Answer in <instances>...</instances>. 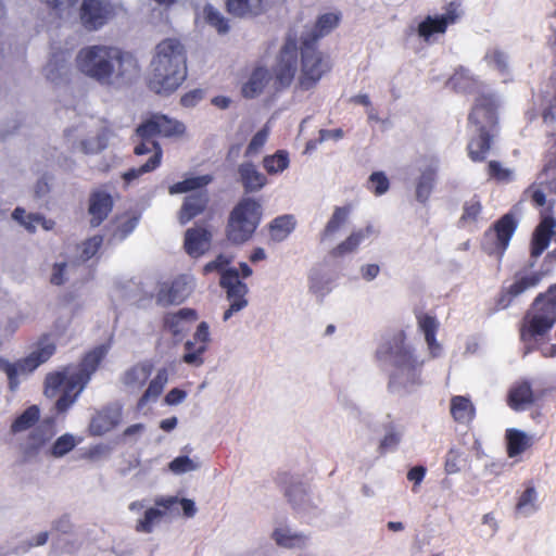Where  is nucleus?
<instances>
[{
  "label": "nucleus",
  "instance_id": "29",
  "mask_svg": "<svg viewBox=\"0 0 556 556\" xmlns=\"http://www.w3.org/2000/svg\"><path fill=\"white\" fill-rule=\"evenodd\" d=\"M496 131L477 130L467 144L468 156L472 162H484L491 150L492 139Z\"/></svg>",
  "mask_w": 556,
  "mask_h": 556
},
{
  "label": "nucleus",
  "instance_id": "64",
  "mask_svg": "<svg viewBox=\"0 0 556 556\" xmlns=\"http://www.w3.org/2000/svg\"><path fill=\"white\" fill-rule=\"evenodd\" d=\"M427 469L426 467L419 465L410 468L407 472V479L415 483V485H419L426 476Z\"/></svg>",
  "mask_w": 556,
  "mask_h": 556
},
{
  "label": "nucleus",
  "instance_id": "63",
  "mask_svg": "<svg viewBox=\"0 0 556 556\" xmlns=\"http://www.w3.org/2000/svg\"><path fill=\"white\" fill-rule=\"evenodd\" d=\"M186 391L178 388H174L166 394L165 403L168 405H177L181 403L186 399Z\"/></svg>",
  "mask_w": 556,
  "mask_h": 556
},
{
  "label": "nucleus",
  "instance_id": "45",
  "mask_svg": "<svg viewBox=\"0 0 556 556\" xmlns=\"http://www.w3.org/2000/svg\"><path fill=\"white\" fill-rule=\"evenodd\" d=\"M295 228V219L292 215H282L276 217L269 224V233L273 240H285Z\"/></svg>",
  "mask_w": 556,
  "mask_h": 556
},
{
  "label": "nucleus",
  "instance_id": "18",
  "mask_svg": "<svg viewBox=\"0 0 556 556\" xmlns=\"http://www.w3.org/2000/svg\"><path fill=\"white\" fill-rule=\"evenodd\" d=\"M121 421V407L104 406L92 415L88 425V433L91 437H102L115 429Z\"/></svg>",
  "mask_w": 556,
  "mask_h": 556
},
{
  "label": "nucleus",
  "instance_id": "8",
  "mask_svg": "<svg viewBox=\"0 0 556 556\" xmlns=\"http://www.w3.org/2000/svg\"><path fill=\"white\" fill-rule=\"evenodd\" d=\"M300 53L301 67L296 89L308 91L315 88L320 79L331 71L332 64L327 54L309 42L301 41Z\"/></svg>",
  "mask_w": 556,
  "mask_h": 556
},
{
  "label": "nucleus",
  "instance_id": "46",
  "mask_svg": "<svg viewBox=\"0 0 556 556\" xmlns=\"http://www.w3.org/2000/svg\"><path fill=\"white\" fill-rule=\"evenodd\" d=\"M507 455L516 457L529 447V438L527 434L517 429L506 430Z\"/></svg>",
  "mask_w": 556,
  "mask_h": 556
},
{
  "label": "nucleus",
  "instance_id": "60",
  "mask_svg": "<svg viewBox=\"0 0 556 556\" xmlns=\"http://www.w3.org/2000/svg\"><path fill=\"white\" fill-rule=\"evenodd\" d=\"M52 529L56 532L68 534L72 532L73 523L68 515H63L52 523Z\"/></svg>",
  "mask_w": 556,
  "mask_h": 556
},
{
  "label": "nucleus",
  "instance_id": "44",
  "mask_svg": "<svg viewBox=\"0 0 556 556\" xmlns=\"http://www.w3.org/2000/svg\"><path fill=\"white\" fill-rule=\"evenodd\" d=\"M12 217L21 223L28 231L34 232L37 225H41L45 229L49 230L53 227L52 220H47L43 216L39 214H27L24 208L16 207Z\"/></svg>",
  "mask_w": 556,
  "mask_h": 556
},
{
  "label": "nucleus",
  "instance_id": "57",
  "mask_svg": "<svg viewBox=\"0 0 556 556\" xmlns=\"http://www.w3.org/2000/svg\"><path fill=\"white\" fill-rule=\"evenodd\" d=\"M536 500V491L534 486L529 485L522 492L516 504V510L519 513L526 511L529 507L534 508V502Z\"/></svg>",
  "mask_w": 556,
  "mask_h": 556
},
{
  "label": "nucleus",
  "instance_id": "58",
  "mask_svg": "<svg viewBox=\"0 0 556 556\" xmlns=\"http://www.w3.org/2000/svg\"><path fill=\"white\" fill-rule=\"evenodd\" d=\"M488 175L496 181H506L510 177V172L504 168L500 162L490 161L488 163Z\"/></svg>",
  "mask_w": 556,
  "mask_h": 556
},
{
  "label": "nucleus",
  "instance_id": "36",
  "mask_svg": "<svg viewBox=\"0 0 556 556\" xmlns=\"http://www.w3.org/2000/svg\"><path fill=\"white\" fill-rule=\"evenodd\" d=\"M438 175V167L435 165H429L421 170L420 176L416 182V199L420 203H426L435 185Z\"/></svg>",
  "mask_w": 556,
  "mask_h": 556
},
{
  "label": "nucleus",
  "instance_id": "15",
  "mask_svg": "<svg viewBox=\"0 0 556 556\" xmlns=\"http://www.w3.org/2000/svg\"><path fill=\"white\" fill-rule=\"evenodd\" d=\"M177 496H159L154 500L155 507L148 508L142 518L138 519L135 530L139 533H152L163 517L177 507Z\"/></svg>",
  "mask_w": 556,
  "mask_h": 556
},
{
  "label": "nucleus",
  "instance_id": "40",
  "mask_svg": "<svg viewBox=\"0 0 556 556\" xmlns=\"http://www.w3.org/2000/svg\"><path fill=\"white\" fill-rule=\"evenodd\" d=\"M213 181V177L208 174L189 177L181 181L175 182L168 188L170 194H179L187 192H195L200 190H206L205 187Z\"/></svg>",
  "mask_w": 556,
  "mask_h": 556
},
{
  "label": "nucleus",
  "instance_id": "48",
  "mask_svg": "<svg viewBox=\"0 0 556 556\" xmlns=\"http://www.w3.org/2000/svg\"><path fill=\"white\" fill-rule=\"evenodd\" d=\"M50 437L51 435L46 434L40 428L33 429L27 437L24 454L27 456L37 454L47 441H49Z\"/></svg>",
  "mask_w": 556,
  "mask_h": 556
},
{
  "label": "nucleus",
  "instance_id": "14",
  "mask_svg": "<svg viewBox=\"0 0 556 556\" xmlns=\"http://www.w3.org/2000/svg\"><path fill=\"white\" fill-rule=\"evenodd\" d=\"M518 227V220L513 213H506L501 216L493 225L484 232V238L494 237L491 253L497 254L502 257L507 250L509 242Z\"/></svg>",
  "mask_w": 556,
  "mask_h": 556
},
{
  "label": "nucleus",
  "instance_id": "31",
  "mask_svg": "<svg viewBox=\"0 0 556 556\" xmlns=\"http://www.w3.org/2000/svg\"><path fill=\"white\" fill-rule=\"evenodd\" d=\"M450 413L453 420L459 425H470L476 418V407L470 397L454 395L450 401Z\"/></svg>",
  "mask_w": 556,
  "mask_h": 556
},
{
  "label": "nucleus",
  "instance_id": "43",
  "mask_svg": "<svg viewBox=\"0 0 556 556\" xmlns=\"http://www.w3.org/2000/svg\"><path fill=\"white\" fill-rule=\"evenodd\" d=\"M482 210V203L477 194L465 201L463 205V213L458 219V227L463 228L477 224L479 217L481 216Z\"/></svg>",
  "mask_w": 556,
  "mask_h": 556
},
{
  "label": "nucleus",
  "instance_id": "50",
  "mask_svg": "<svg viewBox=\"0 0 556 556\" xmlns=\"http://www.w3.org/2000/svg\"><path fill=\"white\" fill-rule=\"evenodd\" d=\"M103 242V238L100 235L93 236L86 239L80 245L79 258L83 262L89 261L100 250Z\"/></svg>",
  "mask_w": 556,
  "mask_h": 556
},
{
  "label": "nucleus",
  "instance_id": "7",
  "mask_svg": "<svg viewBox=\"0 0 556 556\" xmlns=\"http://www.w3.org/2000/svg\"><path fill=\"white\" fill-rule=\"evenodd\" d=\"M56 350V345L50 340L49 334L39 338L36 349L26 357L10 363L5 358L0 357V370L5 372L11 391H15L20 384V374H30L41 364L46 363Z\"/></svg>",
  "mask_w": 556,
  "mask_h": 556
},
{
  "label": "nucleus",
  "instance_id": "41",
  "mask_svg": "<svg viewBox=\"0 0 556 556\" xmlns=\"http://www.w3.org/2000/svg\"><path fill=\"white\" fill-rule=\"evenodd\" d=\"M264 0H227V10L236 16L258 15L263 12Z\"/></svg>",
  "mask_w": 556,
  "mask_h": 556
},
{
  "label": "nucleus",
  "instance_id": "34",
  "mask_svg": "<svg viewBox=\"0 0 556 556\" xmlns=\"http://www.w3.org/2000/svg\"><path fill=\"white\" fill-rule=\"evenodd\" d=\"M419 330L425 334V340L428 348L433 356L438 355L441 350L440 344L437 341V332L439 329V323L434 316L419 313L416 315Z\"/></svg>",
  "mask_w": 556,
  "mask_h": 556
},
{
  "label": "nucleus",
  "instance_id": "38",
  "mask_svg": "<svg viewBox=\"0 0 556 556\" xmlns=\"http://www.w3.org/2000/svg\"><path fill=\"white\" fill-rule=\"evenodd\" d=\"M352 212V205L346 204L343 206H336L325 228L320 232V241H326L333 235H336L342 226H344Z\"/></svg>",
  "mask_w": 556,
  "mask_h": 556
},
{
  "label": "nucleus",
  "instance_id": "51",
  "mask_svg": "<svg viewBox=\"0 0 556 556\" xmlns=\"http://www.w3.org/2000/svg\"><path fill=\"white\" fill-rule=\"evenodd\" d=\"M76 445L74 437L70 433H65L59 437L51 447V455L54 457H62L71 452Z\"/></svg>",
  "mask_w": 556,
  "mask_h": 556
},
{
  "label": "nucleus",
  "instance_id": "5",
  "mask_svg": "<svg viewBox=\"0 0 556 556\" xmlns=\"http://www.w3.org/2000/svg\"><path fill=\"white\" fill-rule=\"evenodd\" d=\"M262 218L261 204L252 198L241 199L229 214L226 237L233 244L251 239Z\"/></svg>",
  "mask_w": 556,
  "mask_h": 556
},
{
  "label": "nucleus",
  "instance_id": "12",
  "mask_svg": "<svg viewBox=\"0 0 556 556\" xmlns=\"http://www.w3.org/2000/svg\"><path fill=\"white\" fill-rule=\"evenodd\" d=\"M298 68V42L289 36L281 48L274 67V87L277 91L291 86Z\"/></svg>",
  "mask_w": 556,
  "mask_h": 556
},
{
  "label": "nucleus",
  "instance_id": "3",
  "mask_svg": "<svg viewBox=\"0 0 556 556\" xmlns=\"http://www.w3.org/2000/svg\"><path fill=\"white\" fill-rule=\"evenodd\" d=\"M185 125L167 115L155 113L144 119L136 128V135L140 143L134 149L136 155H144L153 152L151 157L141 166L128 169L123 174L126 184L139 178L140 176L155 170L162 163L163 150L161 144L154 140L156 137L170 138L185 134Z\"/></svg>",
  "mask_w": 556,
  "mask_h": 556
},
{
  "label": "nucleus",
  "instance_id": "21",
  "mask_svg": "<svg viewBox=\"0 0 556 556\" xmlns=\"http://www.w3.org/2000/svg\"><path fill=\"white\" fill-rule=\"evenodd\" d=\"M194 308L184 307L175 313H167L163 317V326L175 339H180L189 330L188 325L198 319Z\"/></svg>",
  "mask_w": 556,
  "mask_h": 556
},
{
  "label": "nucleus",
  "instance_id": "39",
  "mask_svg": "<svg viewBox=\"0 0 556 556\" xmlns=\"http://www.w3.org/2000/svg\"><path fill=\"white\" fill-rule=\"evenodd\" d=\"M168 381V371L166 368L157 370L155 377L149 382L148 388L140 396L138 406L143 407L150 402H154L163 393V390Z\"/></svg>",
  "mask_w": 556,
  "mask_h": 556
},
{
  "label": "nucleus",
  "instance_id": "52",
  "mask_svg": "<svg viewBox=\"0 0 556 556\" xmlns=\"http://www.w3.org/2000/svg\"><path fill=\"white\" fill-rule=\"evenodd\" d=\"M390 182L382 172H374L368 179L367 188L376 195H381L389 190Z\"/></svg>",
  "mask_w": 556,
  "mask_h": 556
},
{
  "label": "nucleus",
  "instance_id": "30",
  "mask_svg": "<svg viewBox=\"0 0 556 556\" xmlns=\"http://www.w3.org/2000/svg\"><path fill=\"white\" fill-rule=\"evenodd\" d=\"M340 22V15L336 13L321 14L314 27L302 36L301 41L317 46L318 40L334 29Z\"/></svg>",
  "mask_w": 556,
  "mask_h": 556
},
{
  "label": "nucleus",
  "instance_id": "10",
  "mask_svg": "<svg viewBox=\"0 0 556 556\" xmlns=\"http://www.w3.org/2000/svg\"><path fill=\"white\" fill-rule=\"evenodd\" d=\"M404 331L396 332L392 339L376 353L378 359H391L392 366L402 374H406L407 380L416 382L417 370L420 363L416 359L410 349L406 345Z\"/></svg>",
  "mask_w": 556,
  "mask_h": 556
},
{
  "label": "nucleus",
  "instance_id": "17",
  "mask_svg": "<svg viewBox=\"0 0 556 556\" xmlns=\"http://www.w3.org/2000/svg\"><path fill=\"white\" fill-rule=\"evenodd\" d=\"M210 342V327L206 321H201L192 340L185 343V353L182 356L184 363L193 366H201L204 363L203 354L207 350Z\"/></svg>",
  "mask_w": 556,
  "mask_h": 556
},
{
  "label": "nucleus",
  "instance_id": "13",
  "mask_svg": "<svg viewBox=\"0 0 556 556\" xmlns=\"http://www.w3.org/2000/svg\"><path fill=\"white\" fill-rule=\"evenodd\" d=\"M114 15V5L108 0H84L79 9L81 25L89 31L100 29Z\"/></svg>",
  "mask_w": 556,
  "mask_h": 556
},
{
  "label": "nucleus",
  "instance_id": "56",
  "mask_svg": "<svg viewBox=\"0 0 556 556\" xmlns=\"http://www.w3.org/2000/svg\"><path fill=\"white\" fill-rule=\"evenodd\" d=\"M462 452L457 448H450L445 456L444 470L447 475L460 471Z\"/></svg>",
  "mask_w": 556,
  "mask_h": 556
},
{
  "label": "nucleus",
  "instance_id": "22",
  "mask_svg": "<svg viewBox=\"0 0 556 556\" xmlns=\"http://www.w3.org/2000/svg\"><path fill=\"white\" fill-rule=\"evenodd\" d=\"M113 198L110 193L97 190L90 193L88 213L90 215V226H100L113 210Z\"/></svg>",
  "mask_w": 556,
  "mask_h": 556
},
{
  "label": "nucleus",
  "instance_id": "54",
  "mask_svg": "<svg viewBox=\"0 0 556 556\" xmlns=\"http://www.w3.org/2000/svg\"><path fill=\"white\" fill-rule=\"evenodd\" d=\"M205 18L206 22L215 27L219 34H225L229 29V25L227 20L212 7L205 9Z\"/></svg>",
  "mask_w": 556,
  "mask_h": 556
},
{
  "label": "nucleus",
  "instance_id": "4",
  "mask_svg": "<svg viewBox=\"0 0 556 556\" xmlns=\"http://www.w3.org/2000/svg\"><path fill=\"white\" fill-rule=\"evenodd\" d=\"M188 75L187 50L177 38H165L155 47L148 87L157 94H170Z\"/></svg>",
  "mask_w": 556,
  "mask_h": 556
},
{
  "label": "nucleus",
  "instance_id": "24",
  "mask_svg": "<svg viewBox=\"0 0 556 556\" xmlns=\"http://www.w3.org/2000/svg\"><path fill=\"white\" fill-rule=\"evenodd\" d=\"M212 233L205 227H193L185 233L184 248L191 257L203 255L211 245Z\"/></svg>",
  "mask_w": 556,
  "mask_h": 556
},
{
  "label": "nucleus",
  "instance_id": "2",
  "mask_svg": "<svg viewBox=\"0 0 556 556\" xmlns=\"http://www.w3.org/2000/svg\"><path fill=\"white\" fill-rule=\"evenodd\" d=\"M106 353L108 349L104 345H98L83 356L76 372L70 376L66 371H54L47 375L45 379L46 396L55 397L61 393L54 405L58 414H64L73 406L91 376L98 370Z\"/></svg>",
  "mask_w": 556,
  "mask_h": 556
},
{
  "label": "nucleus",
  "instance_id": "26",
  "mask_svg": "<svg viewBox=\"0 0 556 556\" xmlns=\"http://www.w3.org/2000/svg\"><path fill=\"white\" fill-rule=\"evenodd\" d=\"M534 402L535 397L530 381L520 380L510 387L507 394V404L511 409L516 412L523 410Z\"/></svg>",
  "mask_w": 556,
  "mask_h": 556
},
{
  "label": "nucleus",
  "instance_id": "32",
  "mask_svg": "<svg viewBox=\"0 0 556 556\" xmlns=\"http://www.w3.org/2000/svg\"><path fill=\"white\" fill-rule=\"evenodd\" d=\"M238 174L243 189L248 193L258 191L267 184L266 176L258 172L252 162L240 164Z\"/></svg>",
  "mask_w": 556,
  "mask_h": 556
},
{
  "label": "nucleus",
  "instance_id": "9",
  "mask_svg": "<svg viewBox=\"0 0 556 556\" xmlns=\"http://www.w3.org/2000/svg\"><path fill=\"white\" fill-rule=\"evenodd\" d=\"M556 323V308L546 301V295L540 293L530 312L523 318L520 329V339L523 342L546 334Z\"/></svg>",
  "mask_w": 556,
  "mask_h": 556
},
{
  "label": "nucleus",
  "instance_id": "25",
  "mask_svg": "<svg viewBox=\"0 0 556 556\" xmlns=\"http://www.w3.org/2000/svg\"><path fill=\"white\" fill-rule=\"evenodd\" d=\"M555 227L556 220L552 216L544 217L536 226L531 239L532 258L536 260L548 248Z\"/></svg>",
  "mask_w": 556,
  "mask_h": 556
},
{
  "label": "nucleus",
  "instance_id": "1",
  "mask_svg": "<svg viewBox=\"0 0 556 556\" xmlns=\"http://www.w3.org/2000/svg\"><path fill=\"white\" fill-rule=\"evenodd\" d=\"M75 65L86 77L105 86L139 71L138 61L132 53L109 45H92L80 49Z\"/></svg>",
  "mask_w": 556,
  "mask_h": 556
},
{
  "label": "nucleus",
  "instance_id": "23",
  "mask_svg": "<svg viewBox=\"0 0 556 556\" xmlns=\"http://www.w3.org/2000/svg\"><path fill=\"white\" fill-rule=\"evenodd\" d=\"M457 17L458 15L455 9H450L442 15H429L419 23L417 28L418 35L425 40H429L434 34H444L447 27L457 21Z\"/></svg>",
  "mask_w": 556,
  "mask_h": 556
},
{
  "label": "nucleus",
  "instance_id": "59",
  "mask_svg": "<svg viewBox=\"0 0 556 556\" xmlns=\"http://www.w3.org/2000/svg\"><path fill=\"white\" fill-rule=\"evenodd\" d=\"M399 443L400 434L394 431L388 432L380 442L379 451L381 454H383L387 451L396 447Z\"/></svg>",
  "mask_w": 556,
  "mask_h": 556
},
{
  "label": "nucleus",
  "instance_id": "35",
  "mask_svg": "<svg viewBox=\"0 0 556 556\" xmlns=\"http://www.w3.org/2000/svg\"><path fill=\"white\" fill-rule=\"evenodd\" d=\"M152 370L153 364L151 361L137 363L125 371L123 376V382L127 387L140 389L147 383L152 374Z\"/></svg>",
  "mask_w": 556,
  "mask_h": 556
},
{
  "label": "nucleus",
  "instance_id": "11",
  "mask_svg": "<svg viewBox=\"0 0 556 556\" xmlns=\"http://www.w3.org/2000/svg\"><path fill=\"white\" fill-rule=\"evenodd\" d=\"M498 103L493 93H479L468 114V123L476 127V130L497 131L498 128Z\"/></svg>",
  "mask_w": 556,
  "mask_h": 556
},
{
  "label": "nucleus",
  "instance_id": "49",
  "mask_svg": "<svg viewBox=\"0 0 556 556\" xmlns=\"http://www.w3.org/2000/svg\"><path fill=\"white\" fill-rule=\"evenodd\" d=\"M276 543L283 547H295L305 544L306 536L303 534H291L287 530L276 529L273 533Z\"/></svg>",
  "mask_w": 556,
  "mask_h": 556
},
{
  "label": "nucleus",
  "instance_id": "20",
  "mask_svg": "<svg viewBox=\"0 0 556 556\" xmlns=\"http://www.w3.org/2000/svg\"><path fill=\"white\" fill-rule=\"evenodd\" d=\"M208 204L210 193L207 190H200L186 195L177 214L179 223L186 225L202 215L207 210Z\"/></svg>",
  "mask_w": 556,
  "mask_h": 556
},
{
  "label": "nucleus",
  "instance_id": "53",
  "mask_svg": "<svg viewBox=\"0 0 556 556\" xmlns=\"http://www.w3.org/2000/svg\"><path fill=\"white\" fill-rule=\"evenodd\" d=\"M268 138V129L262 128L251 139L245 149L244 155L250 157L256 155L265 146Z\"/></svg>",
  "mask_w": 556,
  "mask_h": 556
},
{
  "label": "nucleus",
  "instance_id": "37",
  "mask_svg": "<svg viewBox=\"0 0 556 556\" xmlns=\"http://www.w3.org/2000/svg\"><path fill=\"white\" fill-rule=\"evenodd\" d=\"M268 83V71L258 66L253 70L247 83L241 88V93L247 99H253L261 94Z\"/></svg>",
  "mask_w": 556,
  "mask_h": 556
},
{
  "label": "nucleus",
  "instance_id": "62",
  "mask_svg": "<svg viewBox=\"0 0 556 556\" xmlns=\"http://www.w3.org/2000/svg\"><path fill=\"white\" fill-rule=\"evenodd\" d=\"M65 268H66V263H56V264H54L53 270H52V275H51V278H50V282L52 285L61 286V285L64 283V281H65V277H64Z\"/></svg>",
  "mask_w": 556,
  "mask_h": 556
},
{
  "label": "nucleus",
  "instance_id": "47",
  "mask_svg": "<svg viewBox=\"0 0 556 556\" xmlns=\"http://www.w3.org/2000/svg\"><path fill=\"white\" fill-rule=\"evenodd\" d=\"M290 163L289 154L286 150H278L274 154L266 155L263 159V167L269 175L282 173Z\"/></svg>",
  "mask_w": 556,
  "mask_h": 556
},
{
  "label": "nucleus",
  "instance_id": "19",
  "mask_svg": "<svg viewBox=\"0 0 556 556\" xmlns=\"http://www.w3.org/2000/svg\"><path fill=\"white\" fill-rule=\"evenodd\" d=\"M191 293L186 277L179 276L164 282L156 293V303L163 307L181 304Z\"/></svg>",
  "mask_w": 556,
  "mask_h": 556
},
{
  "label": "nucleus",
  "instance_id": "42",
  "mask_svg": "<svg viewBox=\"0 0 556 556\" xmlns=\"http://www.w3.org/2000/svg\"><path fill=\"white\" fill-rule=\"evenodd\" d=\"M39 418V407L37 405H30L14 419L10 430L13 434L26 431L33 428L38 422Z\"/></svg>",
  "mask_w": 556,
  "mask_h": 556
},
{
  "label": "nucleus",
  "instance_id": "6",
  "mask_svg": "<svg viewBox=\"0 0 556 556\" xmlns=\"http://www.w3.org/2000/svg\"><path fill=\"white\" fill-rule=\"evenodd\" d=\"M231 260L224 254H219L215 260L208 262L203 267L204 274L212 271L220 273V286L226 290L227 298L230 301V306L224 313V320H228L232 314L239 312L247 306L248 301L245 294L248 287L239 278V273L236 268H226Z\"/></svg>",
  "mask_w": 556,
  "mask_h": 556
},
{
  "label": "nucleus",
  "instance_id": "61",
  "mask_svg": "<svg viewBox=\"0 0 556 556\" xmlns=\"http://www.w3.org/2000/svg\"><path fill=\"white\" fill-rule=\"evenodd\" d=\"M327 283L328 282L324 280L323 276L319 273H313L309 276V290L315 294L323 293L326 289Z\"/></svg>",
  "mask_w": 556,
  "mask_h": 556
},
{
  "label": "nucleus",
  "instance_id": "16",
  "mask_svg": "<svg viewBox=\"0 0 556 556\" xmlns=\"http://www.w3.org/2000/svg\"><path fill=\"white\" fill-rule=\"evenodd\" d=\"M543 278L541 271L515 276V281L508 288H503L495 300V311L507 308L514 299L530 288L536 287Z\"/></svg>",
  "mask_w": 556,
  "mask_h": 556
},
{
  "label": "nucleus",
  "instance_id": "55",
  "mask_svg": "<svg viewBox=\"0 0 556 556\" xmlns=\"http://www.w3.org/2000/svg\"><path fill=\"white\" fill-rule=\"evenodd\" d=\"M168 468L172 472L181 475L197 469V465L188 456H178L168 464Z\"/></svg>",
  "mask_w": 556,
  "mask_h": 556
},
{
  "label": "nucleus",
  "instance_id": "33",
  "mask_svg": "<svg viewBox=\"0 0 556 556\" xmlns=\"http://www.w3.org/2000/svg\"><path fill=\"white\" fill-rule=\"evenodd\" d=\"M448 85L454 91L467 94L478 92L482 87L481 81L463 66L454 71L448 79Z\"/></svg>",
  "mask_w": 556,
  "mask_h": 556
},
{
  "label": "nucleus",
  "instance_id": "28",
  "mask_svg": "<svg viewBox=\"0 0 556 556\" xmlns=\"http://www.w3.org/2000/svg\"><path fill=\"white\" fill-rule=\"evenodd\" d=\"M276 482L282 488L285 496L294 508L305 501L307 492L303 482L293 481V477L289 472L278 473Z\"/></svg>",
  "mask_w": 556,
  "mask_h": 556
},
{
  "label": "nucleus",
  "instance_id": "27",
  "mask_svg": "<svg viewBox=\"0 0 556 556\" xmlns=\"http://www.w3.org/2000/svg\"><path fill=\"white\" fill-rule=\"evenodd\" d=\"M372 233L374 229L370 225L352 231L350 236L329 251V256L332 258H340L355 252L362 242Z\"/></svg>",
  "mask_w": 556,
  "mask_h": 556
}]
</instances>
